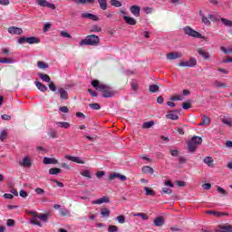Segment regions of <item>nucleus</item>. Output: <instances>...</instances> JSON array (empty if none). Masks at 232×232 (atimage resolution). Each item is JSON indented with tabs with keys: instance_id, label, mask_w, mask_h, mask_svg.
Returning a JSON list of instances; mask_svg holds the SVG:
<instances>
[{
	"instance_id": "nucleus-1",
	"label": "nucleus",
	"mask_w": 232,
	"mask_h": 232,
	"mask_svg": "<svg viewBox=\"0 0 232 232\" xmlns=\"http://www.w3.org/2000/svg\"><path fill=\"white\" fill-rule=\"evenodd\" d=\"M91 84L98 92H102V97H103V99H109L110 97H113L114 95L113 90L109 85L102 83L98 80H93L91 82Z\"/></svg>"
},
{
	"instance_id": "nucleus-2",
	"label": "nucleus",
	"mask_w": 232,
	"mask_h": 232,
	"mask_svg": "<svg viewBox=\"0 0 232 232\" xmlns=\"http://www.w3.org/2000/svg\"><path fill=\"white\" fill-rule=\"evenodd\" d=\"M100 41L101 40L99 39V36L95 34H91L80 42V46H84V44L87 46H97Z\"/></svg>"
},
{
	"instance_id": "nucleus-3",
	"label": "nucleus",
	"mask_w": 232,
	"mask_h": 232,
	"mask_svg": "<svg viewBox=\"0 0 232 232\" xmlns=\"http://www.w3.org/2000/svg\"><path fill=\"white\" fill-rule=\"evenodd\" d=\"M183 32L186 34V35H188L189 37H195L196 39H204L202 34L195 31L189 26H186L185 28H183Z\"/></svg>"
},
{
	"instance_id": "nucleus-4",
	"label": "nucleus",
	"mask_w": 232,
	"mask_h": 232,
	"mask_svg": "<svg viewBox=\"0 0 232 232\" xmlns=\"http://www.w3.org/2000/svg\"><path fill=\"white\" fill-rule=\"evenodd\" d=\"M179 66L185 67V68H195V66H197V59L191 57L188 62L179 63Z\"/></svg>"
},
{
	"instance_id": "nucleus-5",
	"label": "nucleus",
	"mask_w": 232,
	"mask_h": 232,
	"mask_svg": "<svg viewBox=\"0 0 232 232\" xmlns=\"http://www.w3.org/2000/svg\"><path fill=\"white\" fill-rule=\"evenodd\" d=\"M115 179H118L121 182H125V180H128V178H126V176H124L121 173L113 172L109 175V180L111 182V180H115Z\"/></svg>"
},
{
	"instance_id": "nucleus-6",
	"label": "nucleus",
	"mask_w": 232,
	"mask_h": 232,
	"mask_svg": "<svg viewBox=\"0 0 232 232\" xmlns=\"http://www.w3.org/2000/svg\"><path fill=\"white\" fill-rule=\"evenodd\" d=\"M56 93H58L62 101H68L69 95H68V91H66V89L61 87L58 89Z\"/></svg>"
},
{
	"instance_id": "nucleus-7",
	"label": "nucleus",
	"mask_w": 232,
	"mask_h": 232,
	"mask_svg": "<svg viewBox=\"0 0 232 232\" xmlns=\"http://www.w3.org/2000/svg\"><path fill=\"white\" fill-rule=\"evenodd\" d=\"M179 113H180V110L170 111L169 113L166 115V118L170 119V121H179Z\"/></svg>"
},
{
	"instance_id": "nucleus-8",
	"label": "nucleus",
	"mask_w": 232,
	"mask_h": 232,
	"mask_svg": "<svg viewBox=\"0 0 232 232\" xmlns=\"http://www.w3.org/2000/svg\"><path fill=\"white\" fill-rule=\"evenodd\" d=\"M82 19H91V21H99V17L92 13H82Z\"/></svg>"
},
{
	"instance_id": "nucleus-9",
	"label": "nucleus",
	"mask_w": 232,
	"mask_h": 232,
	"mask_svg": "<svg viewBox=\"0 0 232 232\" xmlns=\"http://www.w3.org/2000/svg\"><path fill=\"white\" fill-rule=\"evenodd\" d=\"M7 32H9L11 35H21V34H23V29L15 26H11L8 28Z\"/></svg>"
},
{
	"instance_id": "nucleus-10",
	"label": "nucleus",
	"mask_w": 232,
	"mask_h": 232,
	"mask_svg": "<svg viewBox=\"0 0 232 232\" xmlns=\"http://www.w3.org/2000/svg\"><path fill=\"white\" fill-rule=\"evenodd\" d=\"M215 232H232V226L221 225L215 230Z\"/></svg>"
},
{
	"instance_id": "nucleus-11",
	"label": "nucleus",
	"mask_w": 232,
	"mask_h": 232,
	"mask_svg": "<svg viewBox=\"0 0 232 232\" xmlns=\"http://www.w3.org/2000/svg\"><path fill=\"white\" fill-rule=\"evenodd\" d=\"M65 159H67V160H71L72 162H76V164H84V160L79 157L66 155Z\"/></svg>"
},
{
	"instance_id": "nucleus-12",
	"label": "nucleus",
	"mask_w": 232,
	"mask_h": 232,
	"mask_svg": "<svg viewBox=\"0 0 232 232\" xmlns=\"http://www.w3.org/2000/svg\"><path fill=\"white\" fill-rule=\"evenodd\" d=\"M20 165L24 166V168H31L32 167V160L25 156L22 161H20Z\"/></svg>"
},
{
	"instance_id": "nucleus-13",
	"label": "nucleus",
	"mask_w": 232,
	"mask_h": 232,
	"mask_svg": "<svg viewBox=\"0 0 232 232\" xmlns=\"http://www.w3.org/2000/svg\"><path fill=\"white\" fill-rule=\"evenodd\" d=\"M130 13L133 14L135 17H139L140 15V6L139 5L130 6Z\"/></svg>"
},
{
	"instance_id": "nucleus-14",
	"label": "nucleus",
	"mask_w": 232,
	"mask_h": 232,
	"mask_svg": "<svg viewBox=\"0 0 232 232\" xmlns=\"http://www.w3.org/2000/svg\"><path fill=\"white\" fill-rule=\"evenodd\" d=\"M123 20L127 24H130V26H135V24H137V20H135L133 17L124 15Z\"/></svg>"
},
{
	"instance_id": "nucleus-15",
	"label": "nucleus",
	"mask_w": 232,
	"mask_h": 232,
	"mask_svg": "<svg viewBox=\"0 0 232 232\" xmlns=\"http://www.w3.org/2000/svg\"><path fill=\"white\" fill-rule=\"evenodd\" d=\"M34 84L37 88V90H39L40 92H43V93H44V92L48 91V87H46V85L43 84V82H34Z\"/></svg>"
},
{
	"instance_id": "nucleus-16",
	"label": "nucleus",
	"mask_w": 232,
	"mask_h": 232,
	"mask_svg": "<svg viewBox=\"0 0 232 232\" xmlns=\"http://www.w3.org/2000/svg\"><path fill=\"white\" fill-rule=\"evenodd\" d=\"M204 164H207V166H208V168H213L215 166V164H213V158L207 156L204 160H203Z\"/></svg>"
},
{
	"instance_id": "nucleus-17",
	"label": "nucleus",
	"mask_w": 232,
	"mask_h": 232,
	"mask_svg": "<svg viewBox=\"0 0 232 232\" xmlns=\"http://www.w3.org/2000/svg\"><path fill=\"white\" fill-rule=\"evenodd\" d=\"M26 43L28 44H39L40 40H39V38H37L35 36L27 37Z\"/></svg>"
},
{
	"instance_id": "nucleus-18",
	"label": "nucleus",
	"mask_w": 232,
	"mask_h": 232,
	"mask_svg": "<svg viewBox=\"0 0 232 232\" xmlns=\"http://www.w3.org/2000/svg\"><path fill=\"white\" fill-rule=\"evenodd\" d=\"M211 123V120L208 116H203L201 118V122L198 124V126H208Z\"/></svg>"
},
{
	"instance_id": "nucleus-19",
	"label": "nucleus",
	"mask_w": 232,
	"mask_h": 232,
	"mask_svg": "<svg viewBox=\"0 0 232 232\" xmlns=\"http://www.w3.org/2000/svg\"><path fill=\"white\" fill-rule=\"evenodd\" d=\"M198 147V145H196V143H193V141H191V140H189L188 143V151L190 153H195Z\"/></svg>"
},
{
	"instance_id": "nucleus-20",
	"label": "nucleus",
	"mask_w": 232,
	"mask_h": 232,
	"mask_svg": "<svg viewBox=\"0 0 232 232\" xmlns=\"http://www.w3.org/2000/svg\"><path fill=\"white\" fill-rule=\"evenodd\" d=\"M180 57V54L179 53H169L167 54V59L169 61H175V59H179Z\"/></svg>"
},
{
	"instance_id": "nucleus-21",
	"label": "nucleus",
	"mask_w": 232,
	"mask_h": 232,
	"mask_svg": "<svg viewBox=\"0 0 232 232\" xmlns=\"http://www.w3.org/2000/svg\"><path fill=\"white\" fill-rule=\"evenodd\" d=\"M38 76L40 77V79H42V81H44V82H52V79L48 74L38 72Z\"/></svg>"
},
{
	"instance_id": "nucleus-22",
	"label": "nucleus",
	"mask_w": 232,
	"mask_h": 232,
	"mask_svg": "<svg viewBox=\"0 0 232 232\" xmlns=\"http://www.w3.org/2000/svg\"><path fill=\"white\" fill-rule=\"evenodd\" d=\"M154 225L157 227H160L161 226H164V218L162 217H158L154 219Z\"/></svg>"
},
{
	"instance_id": "nucleus-23",
	"label": "nucleus",
	"mask_w": 232,
	"mask_h": 232,
	"mask_svg": "<svg viewBox=\"0 0 232 232\" xmlns=\"http://www.w3.org/2000/svg\"><path fill=\"white\" fill-rule=\"evenodd\" d=\"M198 53L201 57H203V59H206L207 61L209 59V57H211L209 53L206 52L204 49H198Z\"/></svg>"
},
{
	"instance_id": "nucleus-24",
	"label": "nucleus",
	"mask_w": 232,
	"mask_h": 232,
	"mask_svg": "<svg viewBox=\"0 0 232 232\" xmlns=\"http://www.w3.org/2000/svg\"><path fill=\"white\" fill-rule=\"evenodd\" d=\"M0 63L2 64H14V63H15V60L13 58H0Z\"/></svg>"
},
{
	"instance_id": "nucleus-25",
	"label": "nucleus",
	"mask_w": 232,
	"mask_h": 232,
	"mask_svg": "<svg viewBox=\"0 0 232 232\" xmlns=\"http://www.w3.org/2000/svg\"><path fill=\"white\" fill-rule=\"evenodd\" d=\"M55 158H44V164H57Z\"/></svg>"
},
{
	"instance_id": "nucleus-26",
	"label": "nucleus",
	"mask_w": 232,
	"mask_h": 232,
	"mask_svg": "<svg viewBox=\"0 0 232 232\" xmlns=\"http://www.w3.org/2000/svg\"><path fill=\"white\" fill-rule=\"evenodd\" d=\"M105 202H110V198L102 197V198L92 201V204H104Z\"/></svg>"
},
{
	"instance_id": "nucleus-27",
	"label": "nucleus",
	"mask_w": 232,
	"mask_h": 232,
	"mask_svg": "<svg viewBox=\"0 0 232 232\" xmlns=\"http://www.w3.org/2000/svg\"><path fill=\"white\" fill-rule=\"evenodd\" d=\"M141 171L142 173H150V175H153V173H155V170L153 169V168L150 166L143 167Z\"/></svg>"
},
{
	"instance_id": "nucleus-28",
	"label": "nucleus",
	"mask_w": 232,
	"mask_h": 232,
	"mask_svg": "<svg viewBox=\"0 0 232 232\" xmlns=\"http://www.w3.org/2000/svg\"><path fill=\"white\" fill-rule=\"evenodd\" d=\"M59 173H63V169L59 168H52L49 169V175H59Z\"/></svg>"
},
{
	"instance_id": "nucleus-29",
	"label": "nucleus",
	"mask_w": 232,
	"mask_h": 232,
	"mask_svg": "<svg viewBox=\"0 0 232 232\" xmlns=\"http://www.w3.org/2000/svg\"><path fill=\"white\" fill-rule=\"evenodd\" d=\"M98 3L100 5V8L102 10H107V8H108V0H98Z\"/></svg>"
},
{
	"instance_id": "nucleus-30",
	"label": "nucleus",
	"mask_w": 232,
	"mask_h": 232,
	"mask_svg": "<svg viewBox=\"0 0 232 232\" xmlns=\"http://www.w3.org/2000/svg\"><path fill=\"white\" fill-rule=\"evenodd\" d=\"M144 191H145V195H147L148 197H155V190L148 187H145Z\"/></svg>"
},
{
	"instance_id": "nucleus-31",
	"label": "nucleus",
	"mask_w": 232,
	"mask_h": 232,
	"mask_svg": "<svg viewBox=\"0 0 232 232\" xmlns=\"http://www.w3.org/2000/svg\"><path fill=\"white\" fill-rule=\"evenodd\" d=\"M190 141H192L194 144L198 146H199V144H202V139L198 136L192 137Z\"/></svg>"
},
{
	"instance_id": "nucleus-32",
	"label": "nucleus",
	"mask_w": 232,
	"mask_h": 232,
	"mask_svg": "<svg viewBox=\"0 0 232 232\" xmlns=\"http://www.w3.org/2000/svg\"><path fill=\"white\" fill-rule=\"evenodd\" d=\"M37 66H38V68H40V70H46V68L50 67V65H48V63H46L43 61H39L37 63Z\"/></svg>"
},
{
	"instance_id": "nucleus-33",
	"label": "nucleus",
	"mask_w": 232,
	"mask_h": 232,
	"mask_svg": "<svg viewBox=\"0 0 232 232\" xmlns=\"http://www.w3.org/2000/svg\"><path fill=\"white\" fill-rule=\"evenodd\" d=\"M56 125L60 128H64L65 130H68V128H70V123L66 121H57Z\"/></svg>"
},
{
	"instance_id": "nucleus-34",
	"label": "nucleus",
	"mask_w": 232,
	"mask_h": 232,
	"mask_svg": "<svg viewBox=\"0 0 232 232\" xmlns=\"http://www.w3.org/2000/svg\"><path fill=\"white\" fill-rule=\"evenodd\" d=\"M101 215L105 218H108V217H110V209H108L107 208H103L101 210Z\"/></svg>"
},
{
	"instance_id": "nucleus-35",
	"label": "nucleus",
	"mask_w": 232,
	"mask_h": 232,
	"mask_svg": "<svg viewBox=\"0 0 232 232\" xmlns=\"http://www.w3.org/2000/svg\"><path fill=\"white\" fill-rule=\"evenodd\" d=\"M221 23L225 25V26H228L229 28H232V21L226 19V18H221Z\"/></svg>"
},
{
	"instance_id": "nucleus-36",
	"label": "nucleus",
	"mask_w": 232,
	"mask_h": 232,
	"mask_svg": "<svg viewBox=\"0 0 232 232\" xmlns=\"http://www.w3.org/2000/svg\"><path fill=\"white\" fill-rule=\"evenodd\" d=\"M80 175H82V177H86L87 179H92V172L88 169L81 171Z\"/></svg>"
},
{
	"instance_id": "nucleus-37",
	"label": "nucleus",
	"mask_w": 232,
	"mask_h": 232,
	"mask_svg": "<svg viewBox=\"0 0 232 232\" xmlns=\"http://www.w3.org/2000/svg\"><path fill=\"white\" fill-rule=\"evenodd\" d=\"M8 137V132L6 130H1L0 131V140L3 142L6 140V138Z\"/></svg>"
},
{
	"instance_id": "nucleus-38",
	"label": "nucleus",
	"mask_w": 232,
	"mask_h": 232,
	"mask_svg": "<svg viewBox=\"0 0 232 232\" xmlns=\"http://www.w3.org/2000/svg\"><path fill=\"white\" fill-rule=\"evenodd\" d=\"M36 217H37V218H40L42 220V222H48L49 214H39Z\"/></svg>"
},
{
	"instance_id": "nucleus-39",
	"label": "nucleus",
	"mask_w": 232,
	"mask_h": 232,
	"mask_svg": "<svg viewBox=\"0 0 232 232\" xmlns=\"http://www.w3.org/2000/svg\"><path fill=\"white\" fill-rule=\"evenodd\" d=\"M111 6H115V8H121L122 6V3H121L119 0H111Z\"/></svg>"
},
{
	"instance_id": "nucleus-40",
	"label": "nucleus",
	"mask_w": 232,
	"mask_h": 232,
	"mask_svg": "<svg viewBox=\"0 0 232 232\" xmlns=\"http://www.w3.org/2000/svg\"><path fill=\"white\" fill-rule=\"evenodd\" d=\"M208 215H214V217H223L224 213L217 212L215 210H208L207 211Z\"/></svg>"
},
{
	"instance_id": "nucleus-41",
	"label": "nucleus",
	"mask_w": 232,
	"mask_h": 232,
	"mask_svg": "<svg viewBox=\"0 0 232 232\" xmlns=\"http://www.w3.org/2000/svg\"><path fill=\"white\" fill-rule=\"evenodd\" d=\"M154 125H155V121H146V122L143 123L142 128L150 129Z\"/></svg>"
},
{
	"instance_id": "nucleus-42",
	"label": "nucleus",
	"mask_w": 232,
	"mask_h": 232,
	"mask_svg": "<svg viewBox=\"0 0 232 232\" xmlns=\"http://www.w3.org/2000/svg\"><path fill=\"white\" fill-rule=\"evenodd\" d=\"M149 90L151 93H157V92H159V85H156V84L150 85Z\"/></svg>"
},
{
	"instance_id": "nucleus-43",
	"label": "nucleus",
	"mask_w": 232,
	"mask_h": 232,
	"mask_svg": "<svg viewBox=\"0 0 232 232\" xmlns=\"http://www.w3.org/2000/svg\"><path fill=\"white\" fill-rule=\"evenodd\" d=\"M77 5H85L86 3H94V0H72Z\"/></svg>"
},
{
	"instance_id": "nucleus-44",
	"label": "nucleus",
	"mask_w": 232,
	"mask_h": 232,
	"mask_svg": "<svg viewBox=\"0 0 232 232\" xmlns=\"http://www.w3.org/2000/svg\"><path fill=\"white\" fill-rule=\"evenodd\" d=\"M161 193L166 195H171V193H173V190L168 187H164L161 189Z\"/></svg>"
},
{
	"instance_id": "nucleus-45",
	"label": "nucleus",
	"mask_w": 232,
	"mask_h": 232,
	"mask_svg": "<svg viewBox=\"0 0 232 232\" xmlns=\"http://www.w3.org/2000/svg\"><path fill=\"white\" fill-rule=\"evenodd\" d=\"M221 122H223V124H226L227 126H229V128H231V126H232L231 120H229L227 118L221 119Z\"/></svg>"
},
{
	"instance_id": "nucleus-46",
	"label": "nucleus",
	"mask_w": 232,
	"mask_h": 232,
	"mask_svg": "<svg viewBox=\"0 0 232 232\" xmlns=\"http://www.w3.org/2000/svg\"><path fill=\"white\" fill-rule=\"evenodd\" d=\"M221 52H224L226 54L229 55L232 53V48H226L224 46L220 47Z\"/></svg>"
},
{
	"instance_id": "nucleus-47",
	"label": "nucleus",
	"mask_w": 232,
	"mask_h": 232,
	"mask_svg": "<svg viewBox=\"0 0 232 232\" xmlns=\"http://www.w3.org/2000/svg\"><path fill=\"white\" fill-rule=\"evenodd\" d=\"M201 21L202 23H204V24H207V26H209V24H211L208 16H202Z\"/></svg>"
},
{
	"instance_id": "nucleus-48",
	"label": "nucleus",
	"mask_w": 232,
	"mask_h": 232,
	"mask_svg": "<svg viewBox=\"0 0 232 232\" xmlns=\"http://www.w3.org/2000/svg\"><path fill=\"white\" fill-rule=\"evenodd\" d=\"M89 108L92 110H101V105L99 103H90Z\"/></svg>"
},
{
	"instance_id": "nucleus-49",
	"label": "nucleus",
	"mask_w": 232,
	"mask_h": 232,
	"mask_svg": "<svg viewBox=\"0 0 232 232\" xmlns=\"http://www.w3.org/2000/svg\"><path fill=\"white\" fill-rule=\"evenodd\" d=\"M102 28L99 25H92L90 32L95 33V32H102Z\"/></svg>"
},
{
	"instance_id": "nucleus-50",
	"label": "nucleus",
	"mask_w": 232,
	"mask_h": 232,
	"mask_svg": "<svg viewBox=\"0 0 232 232\" xmlns=\"http://www.w3.org/2000/svg\"><path fill=\"white\" fill-rule=\"evenodd\" d=\"M214 86H216V88H226L227 85H226V83H222L218 81H216L214 82Z\"/></svg>"
},
{
	"instance_id": "nucleus-51",
	"label": "nucleus",
	"mask_w": 232,
	"mask_h": 232,
	"mask_svg": "<svg viewBox=\"0 0 232 232\" xmlns=\"http://www.w3.org/2000/svg\"><path fill=\"white\" fill-rule=\"evenodd\" d=\"M60 215L62 217H68V215H69L68 208H61L60 209Z\"/></svg>"
},
{
	"instance_id": "nucleus-52",
	"label": "nucleus",
	"mask_w": 232,
	"mask_h": 232,
	"mask_svg": "<svg viewBox=\"0 0 232 232\" xmlns=\"http://www.w3.org/2000/svg\"><path fill=\"white\" fill-rule=\"evenodd\" d=\"M116 219L118 220L119 224H124L126 222V217L122 215L118 216Z\"/></svg>"
},
{
	"instance_id": "nucleus-53",
	"label": "nucleus",
	"mask_w": 232,
	"mask_h": 232,
	"mask_svg": "<svg viewBox=\"0 0 232 232\" xmlns=\"http://www.w3.org/2000/svg\"><path fill=\"white\" fill-rule=\"evenodd\" d=\"M48 86L51 92H57V87L55 86V83H53V82H50Z\"/></svg>"
},
{
	"instance_id": "nucleus-54",
	"label": "nucleus",
	"mask_w": 232,
	"mask_h": 232,
	"mask_svg": "<svg viewBox=\"0 0 232 232\" xmlns=\"http://www.w3.org/2000/svg\"><path fill=\"white\" fill-rule=\"evenodd\" d=\"M131 86V90H133V92H137L139 90V83H137V82H131L130 83Z\"/></svg>"
},
{
	"instance_id": "nucleus-55",
	"label": "nucleus",
	"mask_w": 232,
	"mask_h": 232,
	"mask_svg": "<svg viewBox=\"0 0 232 232\" xmlns=\"http://www.w3.org/2000/svg\"><path fill=\"white\" fill-rule=\"evenodd\" d=\"M62 37H64L65 39H72V34H68L66 31H62L61 32Z\"/></svg>"
},
{
	"instance_id": "nucleus-56",
	"label": "nucleus",
	"mask_w": 232,
	"mask_h": 232,
	"mask_svg": "<svg viewBox=\"0 0 232 232\" xmlns=\"http://www.w3.org/2000/svg\"><path fill=\"white\" fill-rule=\"evenodd\" d=\"M134 217H140V218H142V220H148V215L144 214V213H137L134 215Z\"/></svg>"
},
{
	"instance_id": "nucleus-57",
	"label": "nucleus",
	"mask_w": 232,
	"mask_h": 232,
	"mask_svg": "<svg viewBox=\"0 0 232 232\" xmlns=\"http://www.w3.org/2000/svg\"><path fill=\"white\" fill-rule=\"evenodd\" d=\"M109 232H119V227H117V226L110 225Z\"/></svg>"
},
{
	"instance_id": "nucleus-58",
	"label": "nucleus",
	"mask_w": 232,
	"mask_h": 232,
	"mask_svg": "<svg viewBox=\"0 0 232 232\" xmlns=\"http://www.w3.org/2000/svg\"><path fill=\"white\" fill-rule=\"evenodd\" d=\"M37 4L39 6L46 7L48 5V1L46 0H38Z\"/></svg>"
},
{
	"instance_id": "nucleus-59",
	"label": "nucleus",
	"mask_w": 232,
	"mask_h": 232,
	"mask_svg": "<svg viewBox=\"0 0 232 232\" xmlns=\"http://www.w3.org/2000/svg\"><path fill=\"white\" fill-rule=\"evenodd\" d=\"M208 21L211 23V21L213 23H217L218 19H217V16H215V14H208Z\"/></svg>"
},
{
	"instance_id": "nucleus-60",
	"label": "nucleus",
	"mask_w": 232,
	"mask_h": 232,
	"mask_svg": "<svg viewBox=\"0 0 232 232\" xmlns=\"http://www.w3.org/2000/svg\"><path fill=\"white\" fill-rule=\"evenodd\" d=\"M6 226L8 227H12L15 226V221L14 219H7Z\"/></svg>"
},
{
	"instance_id": "nucleus-61",
	"label": "nucleus",
	"mask_w": 232,
	"mask_h": 232,
	"mask_svg": "<svg viewBox=\"0 0 232 232\" xmlns=\"http://www.w3.org/2000/svg\"><path fill=\"white\" fill-rule=\"evenodd\" d=\"M48 135H50L53 139H57V131H55L54 130H51Z\"/></svg>"
},
{
	"instance_id": "nucleus-62",
	"label": "nucleus",
	"mask_w": 232,
	"mask_h": 232,
	"mask_svg": "<svg viewBox=\"0 0 232 232\" xmlns=\"http://www.w3.org/2000/svg\"><path fill=\"white\" fill-rule=\"evenodd\" d=\"M59 111H62V113H68V111H70V109H68L67 106H63L59 108Z\"/></svg>"
},
{
	"instance_id": "nucleus-63",
	"label": "nucleus",
	"mask_w": 232,
	"mask_h": 232,
	"mask_svg": "<svg viewBox=\"0 0 232 232\" xmlns=\"http://www.w3.org/2000/svg\"><path fill=\"white\" fill-rule=\"evenodd\" d=\"M164 186H166L167 188H175V185H173V182H171L170 180L165 181Z\"/></svg>"
},
{
	"instance_id": "nucleus-64",
	"label": "nucleus",
	"mask_w": 232,
	"mask_h": 232,
	"mask_svg": "<svg viewBox=\"0 0 232 232\" xmlns=\"http://www.w3.org/2000/svg\"><path fill=\"white\" fill-rule=\"evenodd\" d=\"M218 192L221 193L222 195H227V191L224 189L222 187H218Z\"/></svg>"
}]
</instances>
